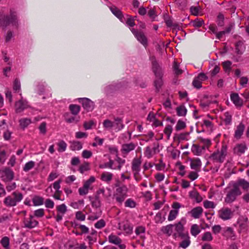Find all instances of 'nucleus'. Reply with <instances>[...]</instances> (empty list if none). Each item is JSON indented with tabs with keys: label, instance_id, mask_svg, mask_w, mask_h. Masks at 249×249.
<instances>
[{
	"label": "nucleus",
	"instance_id": "obj_1",
	"mask_svg": "<svg viewBox=\"0 0 249 249\" xmlns=\"http://www.w3.org/2000/svg\"><path fill=\"white\" fill-rule=\"evenodd\" d=\"M173 237L176 239L180 237L183 240L179 244V247L183 249L186 248L190 244V237L187 232L184 231L183 225L178 224L176 227V232L173 233Z\"/></svg>",
	"mask_w": 249,
	"mask_h": 249
},
{
	"label": "nucleus",
	"instance_id": "obj_2",
	"mask_svg": "<svg viewBox=\"0 0 249 249\" xmlns=\"http://www.w3.org/2000/svg\"><path fill=\"white\" fill-rule=\"evenodd\" d=\"M11 23L13 25L18 27V20L17 19L16 12L10 11V17L4 15L3 14H0V26L4 28L6 27Z\"/></svg>",
	"mask_w": 249,
	"mask_h": 249
},
{
	"label": "nucleus",
	"instance_id": "obj_3",
	"mask_svg": "<svg viewBox=\"0 0 249 249\" xmlns=\"http://www.w3.org/2000/svg\"><path fill=\"white\" fill-rule=\"evenodd\" d=\"M227 154V147L226 145H222L220 150H217L213 153L210 158L213 161L222 163Z\"/></svg>",
	"mask_w": 249,
	"mask_h": 249
},
{
	"label": "nucleus",
	"instance_id": "obj_4",
	"mask_svg": "<svg viewBox=\"0 0 249 249\" xmlns=\"http://www.w3.org/2000/svg\"><path fill=\"white\" fill-rule=\"evenodd\" d=\"M241 194V192L236 185H233L232 188L228 192L224 201L227 204H230L235 201L237 196Z\"/></svg>",
	"mask_w": 249,
	"mask_h": 249
},
{
	"label": "nucleus",
	"instance_id": "obj_5",
	"mask_svg": "<svg viewBox=\"0 0 249 249\" xmlns=\"http://www.w3.org/2000/svg\"><path fill=\"white\" fill-rule=\"evenodd\" d=\"M12 195L14 196V197H12V196H8L4 200V203L7 206L12 207L16 206L17 203L20 201L23 198V196L20 193L15 192L12 194Z\"/></svg>",
	"mask_w": 249,
	"mask_h": 249
},
{
	"label": "nucleus",
	"instance_id": "obj_6",
	"mask_svg": "<svg viewBox=\"0 0 249 249\" xmlns=\"http://www.w3.org/2000/svg\"><path fill=\"white\" fill-rule=\"evenodd\" d=\"M233 215V211L228 207H223L218 211V217L224 221L231 219Z\"/></svg>",
	"mask_w": 249,
	"mask_h": 249
},
{
	"label": "nucleus",
	"instance_id": "obj_7",
	"mask_svg": "<svg viewBox=\"0 0 249 249\" xmlns=\"http://www.w3.org/2000/svg\"><path fill=\"white\" fill-rule=\"evenodd\" d=\"M0 176L3 181L5 182L10 181L14 178V173L11 169L5 168L0 170Z\"/></svg>",
	"mask_w": 249,
	"mask_h": 249
},
{
	"label": "nucleus",
	"instance_id": "obj_8",
	"mask_svg": "<svg viewBox=\"0 0 249 249\" xmlns=\"http://www.w3.org/2000/svg\"><path fill=\"white\" fill-rule=\"evenodd\" d=\"M30 107L28 103L22 99V97L18 101L15 103V112L17 113L22 112L24 109Z\"/></svg>",
	"mask_w": 249,
	"mask_h": 249
},
{
	"label": "nucleus",
	"instance_id": "obj_9",
	"mask_svg": "<svg viewBox=\"0 0 249 249\" xmlns=\"http://www.w3.org/2000/svg\"><path fill=\"white\" fill-rule=\"evenodd\" d=\"M152 64V70L155 73L156 77H162L163 71L161 67L157 62L154 56L150 57Z\"/></svg>",
	"mask_w": 249,
	"mask_h": 249
},
{
	"label": "nucleus",
	"instance_id": "obj_10",
	"mask_svg": "<svg viewBox=\"0 0 249 249\" xmlns=\"http://www.w3.org/2000/svg\"><path fill=\"white\" fill-rule=\"evenodd\" d=\"M105 193V190L104 189H100L98 190L96 193V195L92 199H91L92 206L95 208H99L101 206V198L100 197V194H104Z\"/></svg>",
	"mask_w": 249,
	"mask_h": 249
},
{
	"label": "nucleus",
	"instance_id": "obj_11",
	"mask_svg": "<svg viewBox=\"0 0 249 249\" xmlns=\"http://www.w3.org/2000/svg\"><path fill=\"white\" fill-rule=\"evenodd\" d=\"M132 32L138 41H139L144 46H147V39L143 32L138 31V30L134 29L132 30Z\"/></svg>",
	"mask_w": 249,
	"mask_h": 249
},
{
	"label": "nucleus",
	"instance_id": "obj_12",
	"mask_svg": "<svg viewBox=\"0 0 249 249\" xmlns=\"http://www.w3.org/2000/svg\"><path fill=\"white\" fill-rule=\"evenodd\" d=\"M178 224L181 225H183V224L181 222H178L177 223L175 224H169L165 226H163L162 227L161 231L164 233L168 235V236L171 235L173 233V228H175V232H176V227L177 225Z\"/></svg>",
	"mask_w": 249,
	"mask_h": 249
},
{
	"label": "nucleus",
	"instance_id": "obj_13",
	"mask_svg": "<svg viewBox=\"0 0 249 249\" xmlns=\"http://www.w3.org/2000/svg\"><path fill=\"white\" fill-rule=\"evenodd\" d=\"M79 101L82 104L83 107L87 111H91L93 109V102L89 99L86 98H80L79 99Z\"/></svg>",
	"mask_w": 249,
	"mask_h": 249
},
{
	"label": "nucleus",
	"instance_id": "obj_14",
	"mask_svg": "<svg viewBox=\"0 0 249 249\" xmlns=\"http://www.w3.org/2000/svg\"><path fill=\"white\" fill-rule=\"evenodd\" d=\"M190 167L196 172L199 171L201 167V161L199 158L190 159Z\"/></svg>",
	"mask_w": 249,
	"mask_h": 249
},
{
	"label": "nucleus",
	"instance_id": "obj_15",
	"mask_svg": "<svg viewBox=\"0 0 249 249\" xmlns=\"http://www.w3.org/2000/svg\"><path fill=\"white\" fill-rule=\"evenodd\" d=\"M231 99L233 103L235 106L237 107H241L243 105V100L239 96V95L237 93H231Z\"/></svg>",
	"mask_w": 249,
	"mask_h": 249
},
{
	"label": "nucleus",
	"instance_id": "obj_16",
	"mask_svg": "<svg viewBox=\"0 0 249 249\" xmlns=\"http://www.w3.org/2000/svg\"><path fill=\"white\" fill-rule=\"evenodd\" d=\"M24 224L25 227L32 229L37 226L38 222L33 218V216L30 215L29 217L25 218Z\"/></svg>",
	"mask_w": 249,
	"mask_h": 249
},
{
	"label": "nucleus",
	"instance_id": "obj_17",
	"mask_svg": "<svg viewBox=\"0 0 249 249\" xmlns=\"http://www.w3.org/2000/svg\"><path fill=\"white\" fill-rule=\"evenodd\" d=\"M203 210L201 207L198 206L193 208L188 213L194 218H199L202 215Z\"/></svg>",
	"mask_w": 249,
	"mask_h": 249
},
{
	"label": "nucleus",
	"instance_id": "obj_18",
	"mask_svg": "<svg viewBox=\"0 0 249 249\" xmlns=\"http://www.w3.org/2000/svg\"><path fill=\"white\" fill-rule=\"evenodd\" d=\"M141 162V160L138 158H135L132 161V169L134 172V174L135 176L139 174Z\"/></svg>",
	"mask_w": 249,
	"mask_h": 249
},
{
	"label": "nucleus",
	"instance_id": "obj_19",
	"mask_svg": "<svg viewBox=\"0 0 249 249\" xmlns=\"http://www.w3.org/2000/svg\"><path fill=\"white\" fill-rule=\"evenodd\" d=\"M108 241L109 243L113 244L116 245H119L121 249H123V245L120 244L122 243V240L117 235L111 234L108 236Z\"/></svg>",
	"mask_w": 249,
	"mask_h": 249
},
{
	"label": "nucleus",
	"instance_id": "obj_20",
	"mask_svg": "<svg viewBox=\"0 0 249 249\" xmlns=\"http://www.w3.org/2000/svg\"><path fill=\"white\" fill-rule=\"evenodd\" d=\"M247 149V147L245 144H238L234 147L233 152L236 155H241L245 152Z\"/></svg>",
	"mask_w": 249,
	"mask_h": 249
},
{
	"label": "nucleus",
	"instance_id": "obj_21",
	"mask_svg": "<svg viewBox=\"0 0 249 249\" xmlns=\"http://www.w3.org/2000/svg\"><path fill=\"white\" fill-rule=\"evenodd\" d=\"M223 235L227 238L234 239L235 233L231 227H226L223 230Z\"/></svg>",
	"mask_w": 249,
	"mask_h": 249
},
{
	"label": "nucleus",
	"instance_id": "obj_22",
	"mask_svg": "<svg viewBox=\"0 0 249 249\" xmlns=\"http://www.w3.org/2000/svg\"><path fill=\"white\" fill-rule=\"evenodd\" d=\"M245 126L243 123H240L236 127V129L234 133V137L237 139H239L242 135Z\"/></svg>",
	"mask_w": 249,
	"mask_h": 249
},
{
	"label": "nucleus",
	"instance_id": "obj_23",
	"mask_svg": "<svg viewBox=\"0 0 249 249\" xmlns=\"http://www.w3.org/2000/svg\"><path fill=\"white\" fill-rule=\"evenodd\" d=\"M123 188L120 187H118L116 190V199L120 203H122L124 200V196L123 194Z\"/></svg>",
	"mask_w": 249,
	"mask_h": 249
},
{
	"label": "nucleus",
	"instance_id": "obj_24",
	"mask_svg": "<svg viewBox=\"0 0 249 249\" xmlns=\"http://www.w3.org/2000/svg\"><path fill=\"white\" fill-rule=\"evenodd\" d=\"M236 52L238 54H241L245 50V47L244 45V42L241 40L238 41L235 44Z\"/></svg>",
	"mask_w": 249,
	"mask_h": 249
},
{
	"label": "nucleus",
	"instance_id": "obj_25",
	"mask_svg": "<svg viewBox=\"0 0 249 249\" xmlns=\"http://www.w3.org/2000/svg\"><path fill=\"white\" fill-rule=\"evenodd\" d=\"M190 197L191 198L195 199L197 203H199L203 200L202 196L196 191H191L190 193Z\"/></svg>",
	"mask_w": 249,
	"mask_h": 249
},
{
	"label": "nucleus",
	"instance_id": "obj_26",
	"mask_svg": "<svg viewBox=\"0 0 249 249\" xmlns=\"http://www.w3.org/2000/svg\"><path fill=\"white\" fill-rule=\"evenodd\" d=\"M233 185H236L238 188H239V186H240L244 190H247L249 188V182L244 179L238 180Z\"/></svg>",
	"mask_w": 249,
	"mask_h": 249
},
{
	"label": "nucleus",
	"instance_id": "obj_27",
	"mask_svg": "<svg viewBox=\"0 0 249 249\" xmlns=\"http://www.w3.org/2000/svg\"><path fill=\"white\" fill-rule=\"evenodd\" d=\"M82 147V143L79 141H72L71 142L70 148L72 151L80 150Z\"/></svg>",
	"mask_w": 249,
	"mask_h": 249
},
{
	"label": "nucleus",
	"instance_id": "obj_28",
	"mask_svg": "<svg viewBox=\"0 0 249 249\" xmlns=\"http://www.w3.org/2000/svg\"><path fill=\"white\" fill-rule=\"evenodd\" d=\"M110 9L112 13L118 18L120 19H122L123 18V14L118 8L115 6H111L110 7Z\"/></svg>",
	"mask_w": 249,
	"mask_h": 249
},
{
	"label": "nucleus",
	"instance_id": "obj_29",
	"mask_svg": "<svg viewBox=\"0 0 249 249\" xmlns=\"http://www.w3.org/2000/svg\"><path fill=\"white\" fill-rule=\"evenodd\" d=\"M19 123L20 127L24 129L31 123V120L27 118H22L19 120Z\"/></svg>",
	"mask_w": 249,
	"mask_h": 249
},
{
	"label": "nucleus",
	"instance_id": "obj_30",
	"mask_svg": "<svg viewBox=\"0 0 249 249\" xmlns=\"http://www.w3.org/2000/svg\"><path fill=\"white\" fill-rule=\"evenodd\" d=\"M213 240L212 234L210 231L205 232L201 236V240L204 242H211Z\"/></svg>",
	"mask_w": 249,
	"mask_h": 249
},
{
	"label": "nucleus",
	"instance_id": "obj_31",
	"mask_svg": "<svg viewBox=\"0 0 249 249\" xmlns=\"http://www.w3.org/2000/svg\"><path fill=\"white\" fill-rule=\"evenodd\" d=\"M199 142L203 144L202 148L204 149L205 148H208L212 144L211 141L209 139H204L203 138H199Z\"/></svg>",
	"mask_w": 249,
	"mask_h": 249
},
{
	"label": "nucleus",
	"instance_id": "obj_32",
	"mask_svg": "<svg viewBox=\"0 0 249 249\" xmlns=\"http://www.w3.org/2000/svg\"><path fill=\"white\" fill-rule=\"evenodd\" d=\"M232 119V115L229 112H226L223 115V121L226 125H229L231 124Z\"/></svg>",
	"mask_w": 249,
	"mask_h": 249
},
{
	"label": "nucleus",
	"instance_id": "obj_33",
	"mask_svg": "<svg viewBox=\"0 0 249 249\" xmlns=\"http://www.w3.org/2000/svg\"><path fill=\"white\" fill-rule=\"evenodd\" d=\"M200 232V229L199 226L197 224H193L191 228V233L192 235L196 236Z\"/></svg>",
	"mask_w": 249,
	"mask_h": 249
},
{
	"label": "nucleus",
	"instance_id": "obj_34",
	"mask_svg": "<svg viewBox=\"0 0 249 249\" xmlns=\"http://www.w3.org/2000/svg\"><path fill=\"white\" fill-rule=\"evenodd\" d=\"M176 111L177 112V114L178 116H184L186 114L187 109L185 107L183 106H179L177 107L176 108Z\"/></svg>",
	"mask_w": 249,
	"mask_h": 249
},
{
	"label": "nucleus",
	"instance_id": "obj_35",
	"mask_svg": "<svg viewBox=\"0 0 249 249\" xmlns=\"http://www.w3.org/2000/svg\"><path fill=\"white\" fill-rule=\"evenodd\" d=\"M112 174L108 172H104L101 175V178L103 181L108 182L112 179Z\"/></svg>",
	"mask_w": 249,
	"mask_h": 249
},
{
	"label": "nucleus",
	"instance_id": "obj_36",
	"mask_svg": "<svg viewBox=\"0 0 249 249\" xmlns=\"http://www.w3.org/2000/svg\"><path fill=\"white\" fill-rule=\"evenodd\" d=\"M186 127V123L184 121L179 120L177 123V124L175 126V129L176 131H178L185 129Z\"/></svg>",
	"mask_w": 249,
	"mask_h": 249
},
{
	"label": "nucleus",
	"instance_id": "obj_37",
	"mask_svg": "<svg viewBox=\"0 0 249 249\" xmlns=\"http://www.w3.org/2000/svg\"><path fill=\"white\" fill-rule=\"evenodd\" d=\"M178 213V210H172L170 211L169 215L168 216V221H173L176 219Z\"/></svg>",
	"mask_w": 249,
	"mask_h": 249
},
{
	"label": "nucleus",
	"instance_id": "obj_38",
	"mask_svg": "<svg viewBox=\"0 0 249 249\" xmlns=\"http://www.w3.org/2000/svg\"><path fill=\"white\" fill-rule=\"evenodd\" d=\"M33 202L35 206L42 205L44 202V198L39 196H36L33 198Z\"/></svg>",
	"mask_w": 249,
	"mask_h": 249
},
{
	"label": "nucleus",
	"instance_id": "obj_39",
	"mask_svg": "<svg viewBox=\"0 0 249 249\" xmlns=\"http://www.w3.org/2000/svg\"><path fill=\"white\" fill-rule=\"evenodd\" d=\"M69 108L71 113L73 115H77L80 110V107L76 105H71Z\"/></svg>",
	"mask_w": 249,
	"mask_h": 249
},
{
	"label": "nucleus",
	"instance_id": "obj_40",
	"mask_svg": "<svg viewBox=\"0 0 249 249\" xmlns=\"http://www.w3.org/2000/svg\"><path fill=\"white\" fill-rule=\"evenodd\" d=\"M145 229L143 226L138 227L135 230V233L137 235H141V237L142 239L145 238L143 234L145 233Z\"/></svg>",
	"mask_w": 249,
	"mask_h": 249
},
{
	"label": "nucleus",
	"instance_id": "obj_41",
	"mask_svg": "<svg viewBox=\"0 0 249 249\" xmlns=\"http://www.w3.org/2000/svg\"><path fill=\"white\" fill-rule=\"evenodd\" d=\"M35 162L32 160L30 161L27 162L25 164V165L23 168V171L25 172H28L30 170L33 168L35 167Z\"/></svg>",
	"mask_w": 249,
	"mask_h": 249
},
{
	"label": "nucleus",
	"instance_id": "obj_42",
	"mask_svg": "<svg viewBox=\"0 0 249 249\" xmlns=\"http://www.w3.org/2000/svg\"><path fill=\"white\" fill-rule=\"evenodd\" d=\"M57 145L58 146V151L60 152L65 151L67 146V143L63 140L58 142Z\"/></svg>",
	"mask_w": 249,
	"mask_h": 249
},
{
	"label": "nucleus",
	"instance_id": "obj_43",
	"mask_svg": "<svg viewBox=\"0 0 249 249\" xmlns=\"http://www.w3.org/2000/svg\"><path fill=\"white\" fill-rule=\"evenodd\" d=\"M115 125L116 126V129L118 130L123 128V119L117 117L115 118Z\"/></svg>",
	"mask_w": 249,
	"mask_h": 249
},
{
	"label": "nucleus",
	"instance_id": "obj_44",
	"mask_svg": "<svg viewBox=\"0 0 249 249\" xmlns=\"http://www.w3.org/2000/svg\"><path fill=\"white\" fill-rule=\"evenodd\" d=\"M136 146L137 144L131 142L125 143V153H129V152L133 150Z\"/></svg>",
	"mask_w": 249,
	"mask_h": 249
},
{
	"label": "nucleus",
	"instance_id": "obj_45",
	"mask_svg": "<svg viewBox=\"0 0 249 249\" xmlns=\"http://www.w3.org/2000/svg\"><path fill=\"white\" fill-rule=\"evenodd\" d=\"M173 128L171 125H167L165 127L163 132L164 134L167 136V138L168 140L170 139V135L172 132Z\"/></svg>",
	"mask_w": 249,
	"mask_h": 249
},
{
	"label": "nucleus",
	"instance_id": "obj_46",
	"mask_svg": "<svg viewBox=\"0 0 249 249\" xmlns=\"http://www.w3.org/2000/svg\"><path fill=\"white\" fill-rule=\"evenodd\" d=\"M136 202L132 198H128L125 201V207L134 208L136 206Z\"/></svg>",
	"mask_w": 249,
	"mask_h": 249
},
{
	"label": "nucleus",
	"instance_id": "obj_47",
	"mask_svg": "<svg viewBox=\"0 0 249 249\" xmlns=\"http://www.w3.org/2000/svg\"><path fill=\"white\" fill-rule=\"evenodd\" d=\"M89 163L87 162H84L83 164L81 165L79 168V171L82 174L84 173V172L89 171Z\"/></svg>",
	"mask_w": 249,
	"mask_h": 249
},
{
	"label": "nucleus",
	"instance_id": "obj_48",
	"mask_svg": "<svg viewBox=\"0 0 249 249\" xmlns=\"http://www.w3.org/2000/svg\"><path fill=\"white\" fill-rule=\"evenodd\" d=\"M157 79L155 80L154 84L155 86L158 91L159 90V89L160 88L161 86L162 85V77H156Z\"/></svg>",
	"mask_w": 249,
	"mask_h": 249
},
{
	"label": "nucleus",
	"instance_id": "obj_49",
	"mask_svg": "<svg viewBox=\"0 0 249 249\" xmlns=\"http://www.w3.org/2000/svg\"><path fill=\"white\" fill-rule=\"evenodd\" d=\"M103 124L104 127L106 129H110L114 125L113 122L107 119L104 121Z\"/></svg>",
	"mask_w": 249,
	"mask_h": 249
},
{
	"label": "nucleus",
	"instance_id": "obj_50",
	"mask_svg": "<svg viewBox=\"0 0 249 249\" xmlns=\"http://www.w3.org/2000/svg\"><path fill=\"white\" fill-rule=\"evenodd\" d=\"M56 210L58 213L64 214L67 211V207L64 204L56 206Z\"/></svg>",
	"mask_w": 249,
	"mask_h": 249
},
{
	"label": "nucleus",
	"instance_id": "obj_51",
	"mask_svg": "<svg viewBox=\"0 0 249 249\" xmlns=\"http://www.w3.org/2000/svg\"><path fill=\"white\" fill-rule=\"evenodd\" d=\"M13 89L15 92H18L20 89V83L18 79L14 80L13 84Z\"/></svg>",
	"mask_w": 249,
	"mask_h": 249
},
{
	"label": "nucleus",
	"instance_id": "obj_52",
	"mask_svg": "<svg viewBox=\"0 0 249 249\" xmlns=\"http://www.w3.org/2000/svg\"><path fill=\"white\" fill-rule=\"evenodd\" d=\"M192 152L195 155L199 156L201 154V149L198 145L194 144L192 147Z\"/></svg>",
	"mask_w": 249,
	"mask_h": 249
},
{
	"label": "nucleus",
	"instance_id": "obj_53",
	"mask_svg": "<svg viewBox=\"0 0 249 249\" xmlns=\"http://www.w3.org/2000/svg\"><path fill=\"white\" fill-rule=\"evenodd\" d=\"M203 205L204 207L206 209H210V208H214L215 207V205L214 203L212 202L209 200H205L203 202Z\"/></svg>",
	"mask_w": 249,
	"mask_h": 249
},
{
	"label": "nucleus",
	"instance_id": "obj_54",
	"mask_svg": "<svg viewBox=\"0 0 249 249\" xmlns=\"http://www.w3.org/2000/svg\"><path fill=\"white\" fill-rule=\"evenodd\" d=\"M1 243L2 246L5 249H8L9 245V239L7 237H3L1 241Z\"/></svg>",
	"mask_w": 249,
	"mask_h": 249
},
{
	"label": "nucleus",
	"instance_id": "obj_55",
	"mask_svg": "<svg viewBox=\"0 0 249 249\" xmlns=\"http://www.w3.org/2000/svg\"><path fill=\"white\" fill-rule=\"evenodd\" d=\"M144 155L148 158H150L152 157L154 154L150 147L147 146L146 147Z\"/></svg>",
	"mask_w": 249,
	"mask_h": 249
},
{
	"label": "nucleus",
	"instance_id": "obj_56",
	"mask_svg": "<svg viewBox=\"0 0 249 249\" xmlns=\"http://www.w3.org/2000/svg\"><path fill=\"white\" fill-rule=\"evenodd\" d=\"M212 229L213 232L215 234H217L220 232L222 228L219 225H215L212 227Z\"/></svg>",
	"mask_w": 249,
	"mask_h": 249
},
{
	"label": "nucleus",
	"instance_id": "obj_57",
	"mask_svg": "<svg viewBox=\"0 0 249 249\" xmlns=\"http://www.w3.org/2000/svg\"><path fill=\"white\" fill-rule=\"evenodd\" d=\"M192 84L193 86L197 89H200L202 87V82L196 77L193 80Z\"/></svg>",
	"mask_w": 249,
	"mask_h": 249
},
{
	"label": "nucleus",
	"instance_id": "obj_58",
	"mask_svg": "<svg viewBox=\"0 0 249 249\" xmlns=\"http://www.w3.org/2000/svg\"><path fill=\"white\" fill-rule=\"evenodd\" d=\"M76 218L80 221H84L85 219L86 216L81 211H78L76 213Z\"/></svg>",
	"mask_w": 249,
	"mask_h": 249
},
{
	"label": "nucleus",
	"instance_id": "obj_59",
	"mask_svg": "<svg viewBox=\"0 0 249 249\" xmlns=\"http://www.w3.org/2000/svg\"><path fill=\"white\" fill-rule=\"evenodd\" d=\"M39 129L41 134L45 135L46 133V123H42L39 126Z\"/></svg>",
	"mask_w": 249,
	"mask_h": 249
},
{
	"label": "nucleus",
	"instance_id": "obj_60",
	"mask_svg": "<svg viewBox=\"0 0 249 249\" xmlns=\"http://www.w3.org/2000/svg\"><path fill=\"white\" fill-rule=\"evenodd\" d=\"M105 225V221L103 219H101L95 224L94 226L97 229H101L104 227Z\"/></svg>",
	"mask_w": 249,
	"mask_h": 249
},
{
	"label": "nucleus",
	"instance_id": "obj_61",
	"mask_svg": "<svg viewBox=\"0 0 249 249\" xmlns=\"http://www.w3.org/2000/svg\"><path fill=\"white\" fill-rule=\"evenodd\" d=\"M44 214V210L43 209H39L35 211L34 215L37 217H41Z\"/></svg>",
	"mask_w": 249,
	"mask_h": 249
},
{
	"label": "nucleus",
	"instance_id": "obj_62",
	"mask_svg": "<svg viewBox=\"0 0 249 249\" xmlns=\"http://www.w3.org/2000/svg\"><path fill=\"white\" fill-rule=\"evenodd\" d=\"M92 155V153L89 150H85L82 152V156L85 159H89Z\"/></svg>",
	"mask_w": 249,
	"mask_h": 249
},
{
	"label": "nucleus",
	"instance_id": "obj_63",
	"mask_svg": "<svg viewBox=\"0 0 249 249\" xmlns=\"http://www.w3.org/2000/svg\"><path fill=\"white\" fill-rule=\"evenodd\" d=\"M224 17L222 14H219L217 17V24L219 26H223L224 25Z\"/></svg>",
	"mask_w": 249,
	"mask_h": 249
},
{
	"label": "nucleus",
	"instance_id": "obj_64",
	"mask_svg": "<svg viewBox=\"0 0 249 249\" xmlns=\"http://www.w3.org/2000/svg\"><path fill=\"white\" fill-rule=\"evenodd\" d=\"M78 192L80 195L84 196L88 193L89 189L83 185V187L79 189Z\"/></svg>",
	"mask_w": 249,
	"mask_h": 249
}]
</instances>
